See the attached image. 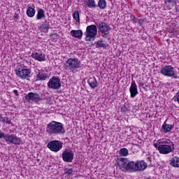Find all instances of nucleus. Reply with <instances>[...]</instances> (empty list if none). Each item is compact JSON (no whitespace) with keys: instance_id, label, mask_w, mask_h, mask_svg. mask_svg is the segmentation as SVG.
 <instances>
[{"instance_id":"obj_8","label":"nucleus","mask_w":179,"mask_h":179,"mask_svg":"<svg viewBox=\"0 0 179 179\" xmlns=\"http://www.w3.org/2000/svg\"><path fill=\"white\" fill-rule=\"evenodd\" d=\"M5 141L7 143L15 145L16 146H19L22 143V138L17 137V136L15 134H7L5 137Z\"/></svg>"},{"instance_id":"obj_39","label":"nucleus","mask_w":179,"mask_h":179,"mask_svg":"<svg viewBox=\"0 0 179 179\" xmlns=\"http://www.w3.org/2000/svg\"><path fill=\"white\" fill-rule=\"evenodd\" d=\"M13 92L14 94H15V96H19V93L17 92V90H14Z\"/></svg>"},{"instance_id":"obj_23","label":"nucleus","mask_w":179,"mask_h":179,"mask_svg":"<svg viewBox=\"0 0 179 179\" xmlns=\"http://www.w3.org/2000/svg\"><path fill=\"white\" fill-rule=\"evenodd\" d=\"M170 165L172 166V167L179 168V157H173L172 159H171Z\"/></svg>"},{"instance_id":"obj_20","label":"nucleus","mask_w":179,"mask_h":179,"mask_svg":"<svg viewBox=\"0 0 179 179\" xmlns=\"http://www.w3.org/2000/svg\"><path fill=\"white\" fill-rule=\"evenodd\" d=\"M164 3L168 9H173L177 5V0H166Z\"/></svg>"},{"instance_id":"obj_22","label":"nucleus","mask_w":179,"mask_h":179,"mask_svg":"<svg viewBox=\"0 0 179 179\" xmlns=\"http://www.w3.org/2000/svg\"><path fill=\"white\" fill-rule=\"evenodd\" d=\"M173 128H174V125L166 124V122L162 124V131L164 134L170 132Z\"/></svg>"},{"instance_id":"obj_19","label":"nucleus","mask_w":179,"mask_h":179,"mask_svg":"<svg viewBox=\"0 0 179 179\" xmlns=\"http://www.w3.org/2000/svg\"><path fill=\"white\" fill-rule=\"evenodd\" d=\"M71 35L75 38H78V40H80L83 36V31H82L80 29L72 30L71 31Z\"/></svg>"},{"instance_id":"obj_10","label":"nucleus","mask_w":179,"mask_h":179,"mask_svg":"<svg viewBox=\"0 0 179 179\" xmlns=\"http://www.w3.org/2000/svg\"><path fill=\"white\" fill-rule=\"evenodd\" d=\"M30 73H31V71L29 69L17 68L15 69V74L20 79L30 78Z\"/></svg>"},{"instance_id":"obj_26","label":"nucleus","mask_w":179,"mask_h":179,"mask_svg":"<svg viewBox=\"0 0 179 179\" xmlns=\"http://www.w3.org/2000/svg\"><path fill=\"white\" fill-rule=\"evenodd\" d=\"M27 15L29 17H33L34 15H36V9L31 7H28L27 8Z\"/></svg>"},{"instance_id":"obj_27","label":"nucleus","mask_w":179,"mask_h":179,"mask_svg":"<svg viewBox=\"0 0 179 179\" xmlns=\"http://www.w3.org/2000/svg\"><path fill=\"white\" fill-rule=\"evenodd\" d=\"M97 6L99 9H106L107 8V1L106 0H99Z\"/></svg>"},{"instance_id":"obj_25","label":"nucleus","mask_w":179,"mask_h":179,"mask_svg":"<svg viewBox=\"0 0 179 179\" xmlns=\"http://www.w3.org/2000/svg\"><path fill=\"white\" fill-rule=\"evenodd\" d=\"M96 48H103L106 49L107 47H108V44L107 43H104L103 41H98L96 43H95Z\"/></svg>"},{"instance_id":"obj_7","label":"nucleus","mask_w":179,"mask_h":179,"mask_svg":"<svg viewBox=\"0 0 179 179\" xmlns=\"http://www.w3.org/2000/svg\"><path fill=\"white\" fill-rule=\"evenodd\" d=\"M47 148H48V149H50V150L52 152L57 153V152H59L61 149H62V142L58 140L51 141L48 143Z\"/></svg>"},{"instance_id":"obj_3","label":"nucleus","mask_w":179,"mask_h":179,"mask_svg":"<svg viewBox=\"0 0 179 179\" xmlns=\"http://www.w3.org/2000/svg\"><path fill=\"white\" fill-rule=\"evenodd\" d=\"M117 164L122 171L136 172V162H129L127 158H120L117 160Z\"/></svg>"},{"instance_id":"obj_13","label":"nucleus","mask_w":179,"mask_h":179,"mask_svg":"<svg viewBox=\"0 0 179 179\" xmlns=\"http://www.w3.org/2000/svg\"><path fill=\"white\" fill-rule=\"evenodd\" d=\"M158 150L162 155H169L173 152V148H171V145H159L158 147Z\"/></svg>"},{"instance_id":"obj_2","label":"nucleus","mask_w":179,"mask_h":179,"mask_svg":"<svg viewBox=\"0 0 179 179\" xmlns=\"http://www.w3.org/2000/svg\"><path fill=\"white\" fill-rule=\"evenodd\" d=\"M64 68L65 71L75 73V69H79V68H82V62L77 57H71L66 61L64 65Z\"/></svg>"},{"instance_id":"obj_16","label":"nucleus","mask_w":179,"mask_h":179,"mask_svg":"<svg viewBox=\"0 0 179 179\" xmlns=\"http://www.w3.org/2000/svg\"><path fill=\"white\" fill-rule=\"evenodd\" d=\"M148 167V164L145 161L136 162V171H143Z\"/></svg>"},{"instance_id":"obj_42","label":"nucleus","mask_w":179,"mask_h":179,"mask_svg":"<svg viewBox=\"0 0 179 179\" xmlns=\"http://www.w3.org/2000/svg\"><path fill=\"white\" fill-rule=\"evenodd\" d=\"M176 12H178V8H176Z\"/></svg>"},{"instance_id":"obj_37","label":"nucleus","mask_w":179,"mask_h":179,"mask_svg":"<svg viewBox=\"0 0 179 179\" xmlns=\"http://www.w3.org/2000/svg\"><path fill=\"white\" fill-rule=\"evenodd\" d=\"M51 38H54V39L58 38V34H53L51 36Z\"/></svg>"},{"instance_id":"obj_40","label":"nucleus","mask_w":179,"mask_h":179,"mask_svg":"<svg viewBox=\"0 0 179 179\" xmlns=\"http://www.w3.org/2000/svg\"><path fill=\"white\" fill-rule=\"evenodd\" d=\"M171 143L172 146H174V143H173V142L171 141Z\"/></svg>"},{"instance_id":"obj_17","label":"nucleus","mask_w":179,"mask_h":179,"mask_svg":"<svg viewBox=\"0 0 179 179\" xmlns=\"http://www.w3.org/2000/svg\"><path fill=\"white\" fill-rule=\"evenodd\" d=\"M47 79H50L48 74L44 73V71H39L36 75L35 82H38V80H47Z\"/></svg>"},{"instance_id":"obj_14","label":"nucleus","mask_w":179,"mask_h":179,"mask_svg":"<svg viewBox=\"0 0 179 179\" xmlns=\"http://www.w3.org/2000/svg\"><path fill=\"white\" fill-rule=\"evenodd\" d=\"M99 27L102 34H104L105 36H108V34L111 30V28L110 27V26H108L106 23H101L99 24Z\"/></svg>"},{"instance_id":"obj_28","label":"nucleus","mask_w":179,"mask_h":179,"mask_svg":"<svg viewBox=\"0 0 179 179\" xmlns=\"http://www.w3.org/2000/svg\"><path fill=\"white\" fill-rule=\"evenodd\" d=\"M48 29H50V25L48 24H43L40 27V30L43 31V33L48 32Z\"/></svg>"},{"instance_id":"obj_34","label":"nucleus","mask_w":179,"mask_h":179,"mask_svg":"<svg viewBox=\"0 0 179 179\" xmlns=\"http://www.w3.org/2000/svg\"><path fill=\"white\" fill-rule=\"evenodd\" d=\"M138 85H139V87H143V89L144 90H146V87H144V86H145V83H142V81L139 80V81L138 82Z\"/></svg>"},{"instance_id":"obj_1","label":"nucleus","mask_w":179,"mask_h":179,"mask_svg":"<svg viewBox=\"0 0 179 179\" xmlns=\"http://www.w3.org/2000/svg\"><path fill=\"white\" fill-rule=\"evenodd\" d=\"M46 132L48 135L52 136V135H65L66 131L64 124L53 120L46 125Z\"/></svg>"},{"instance_id":"obj_29","label":"nucleus","mask_w":179,"mask_h":179,"mask_svg":"<svg viewBox=\"0 0 179 179\" xmlns=\"http://www.w3.org/2000/svg\"><path fill=\"white\" fill-rule=\"evenodd\" d=\"M128 153H129L128 149H127L126 148H121L120 150L119 151V154H120V155L123 157L128 156Z\"/></svg>"},{"instance_id":"obj_5","label":"nucleus","mask_w":179,"mask_h":179,"mask_svg":"<svg viewBox=\"0 0 179 179\" xmlns=\"http://www.w3.org/2000/svg\"><path fill=\"white\" fill-rule=\"evenodd\" d=\"M160 73L164 76H168V78H173L174 79H177V78H178V76H177V71L171 65L162 66L160 70Z\"/></svg>"},{"instance_id":"obj_38","label":"nucleus","mask_w":179,"mask_h":179,"mask_svg":"<svg viewBox=\"0 0 179 179\" xmlns=\"http://www.w3.org/2000/svg\"><path fill=\"white\" fill-rule=\"evenodd\" d=\"M0 121L1 122H5V117H2V115H0Z\"/></svg>"},{"instance_id":"obj_31","label":"nucleus","mask_w":179,"mask_h":179,"mask_svg":"<svg viewBox=\"0 0 179 179\" xmlns=\"http://www.w3.org/2000/svg\"><path fill=\"white\" fill-rule=\"evenodd\" d=\"M73 19L76 20V22H80L78 11H75L73 13Z\"/></svg>"},{"instance_id":"obj_12","label":"nucleus","mask_w":179,"mask_h":179,"mask_svg":"<svg viewBox=\"0 0 179 179\" xmlns=\"http://www.w3.org/2000/svg\"><path fill=\"white\" fill-rule=\"evenodd\" d=\"M129 92L131 99H135L138 93V86L136 85V83L135 82V80H134V78H131V83L129 88Z\"/></svg>"},{"instance_id":"obj_33","label":"nucleus","mask_w":179,"mask_h":179,"mask_svg":"<svg viewBox=\"0 0 179 179\" xmlns=\"http://www.w3.org/2000/svg\"><path fill=\"white\" fill-rule=\"evenodd\" d=\"M161 143H166V142H163L161 140H159L157 143H154V146L156 148V149L159 150V146H160Z\"/></svg>"},{"instance_id":"obj_15","label":"nucleus","mask_w":179,"mask_h":179,"mask_svg":"<svg viewBox=\"0 0 179 179\" xmlns=\"http://www.w3.org/2000/svg\"><path fill=\"white\" fill-rule=\"evenodd\" d=\"M31 58L36 59V61H39V62H42L43 61H45V55L42 52H34L31 55Z\"/></svg>"},{"instance_id":"obj_30","label":"nucleus","mask_w":179,"mask_h":179,"mask_svg":"<svg viewBox=\"0 0 179 179\" xmlns=\"http://www.w3.org/2000/svg\"><path fill=\"white\" fill-rule=\"evenodd\" d=\"M130 20L131 22H134V23H141V20H142L137 19L136 17H135V15H131Z\"/></svg>"},{"instance_id":"obj_4","label":"nucleus","mask_w":179,"mask_h":179,"mask_svg":"<svg viewBox=\"0 0 179 179\" xmlns=\"http://www.w3.org/2000/svg\"><path fill=\"white\" fill-rule=\"evenodd\" d=\"M84 35L85 41H94L97 36V27L94 24L87 26Z\"/></svg>"},{"instance_id":"obj_11","label":"nucleus","mask_w":179,"mask_h":179,"mask_svg":"<svg viewBox=\"0 0 179 179\" xmlns=\"http://www.w3.org/2000/svg\"><path fill=\"white\" fill-rule=\"evenodd\" d=\"M73 156H75V153L72 150H66L62 152V159L66 163H71Z\"/></svg>"},{"instance_id":"obj_43","label":"nucleus","mask_w":179,"mask_h":179,"mask_svg":"<svg viewBox=\"0 0 179 179\" xmlns=\"http://www.w3.org/2000/svg\"><path fill=\"white\" fill-rule=\"evenodd\" d=\"M0 128H1V124H0Z\"/></svg>"},{"instance_id":"obj_21","label":"nucleus","mask_w":179,"mask_h":179,"mask_svg":"<svg viewBox=\"0 0 179 179\" xmlns=\"http://www.w3.org/2000/svg\"><path fill=\"white\" fill-rule=\"evenodd\" d=\"M84 2L86 6L90 8V9H94V8H97V5H96V1L94 0H85Z\"/></svg>"},{"instance_id":"obj_32","label":"nucleus","mask_w":179,"mask_h":179,"mask_svg":"<svg viewBox=\"0 0 179 179\" xmlns=\"http://www.w3.org/2000/svg\"><path fill=\"white\" fill-rule=\"evenodd\" d=\"M73 173V169L66 168L64 169V174L67 176H72V173Z\"/></svg>"},{"instance_id":"obj_36","label":"nucleus","mask_w":179,"mask_h":179,"mask_svg":"<svg viewBox=\"0 0 179 179\" xmlns=\"http://www.w3.org/2000/svg\"><path fill=\"white\" fill-rule=\"evenodd\" d=\"M120 111L122 113H127V111H128V108H127V106H124L121 108Z\"/></svg>"},{"instance_id":"obj_9","label":"nucleus","mask_w":179,"mask_h":179,"mask_svg":"<svg viewBox=\"0 0 179 179\" xmlns=\"http://www.w3.org/2000/svg\"><path fill=\"white\" fill-rule=\"evenodd\" d=\"M26 100L29 103H40L43 101V98L36 92H29L25 96Z\"/></svg>"},{"instance_id":"obj_18","label":"nucleus","mask_w":179,"mask_h":179,"mask_svg":"<svg viewBox=\"0 0 179 179\" xmlns=\"http://www.w3.org/2000/svg\"><path fill=\"white\" fill-rule=\"evenodd\" d=\"M87 82L91 89H96L99 85V83H97V80L95 77H90Z\"/></svg>"},{"instance_id":"obj_6","label":"nucleus","mask_w":179,"mask_h":179,"mask_svg":"<svg viewBox=\"0 0 179 179\" xmlns=\"http://www.w3.org/2000/svg\"><path fill=\"white\" fill-rule=\"evenodd\" d=\"M61 86V78L58 76H53L48 83V89H51L52 90H59Z\"/></svg>"},{"instance_id":"obj_41","label":"nucleus","mask_w":179,"mask_h":179,"mask_svg":"<svg viewBox=\"0 0 179 179\" xmlns=\"http://www.w3.org/2000/svg\"><path fill=\"white\" fill-rule=\"evenodd\" d=\"M8 124H10V121H8Z\"/></svg>"},{"instance_id":"obj_24","label":"nucleus","mask_w":179,"mask_h":179,"mask_svg":"<svg viewBox=\"0 0 179 179\" xmlns=\"http://www.w3.org/2000/svg\"><path fill=\"white\" fill-rule=\"evenodd\" d=\"M43 17H45V10L42 8H38L36 15L37 20H41Z\"/></svg>"},{"instance_id":"obj_35","label":"nucleus","mask_w":179,"mask_h":179,"mask_svg":"<svg viewBox=\"0 0 179 179\" xmlns=\"http://www.w3.org/2000/svg\"><path fill=\"white\" fill-rule=\"evenodd\" d=\"M6 137V135H5V133H3L2 131L0 130V139H4Z\"/></svg>"}]
</instances>
